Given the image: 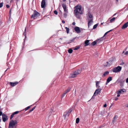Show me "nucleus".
<instances>
[{"instance_id":"1","label":"nucleus","mask_w":128,"mask_h":128,"mask_svg":"<svg viewBox=\"0 0 128 128\" xmlns=\"http://www.w3.org/2000/svg\"><path fill=\"white\" fill-rule=\"evenodd\" d=\"M83 10L82 8V6L80 5H78L74 7V14L78 18H80L79 14H82L83 13Z\"/></svg>"},{"instance_id":"2","label":"nucleus","mask_w":128,"mask_h":128,"mask_svg":"<svg viewBox=\"0 0 128 128\" xmlns=\"http://www.w3.org/2000/svg\"><path fill=\"white\" fill-rule=\"evenodd\" d=\"M87 15L88 22V24L89 27L93 22L94 16L92 13L90 12H88Z\"/></svg>"},{"instance_id":"3","label":"nucleus","mask_w":128,"mask_h":128,"mask_svg":"<svg viewBox=\"0 0 128 128\" xmlns=\"http://www.w3.org/2000/svg\"><path fill=\"white\" fill-rule=\"evenodd\" d=\"M17 124L18 122L16 120H12L10 122L9 127L10 128H16Z\"/></svg>"},{"instance_id":"4","label":"nucleus","mask_w":128,"mask_h":128,"mask_svg":"<svg viewBox=\"0 0 128 128\" xmlns=\"http://www.w3.org/2000/svg\"><path fill=\"white\" fill-rule=\"evenodd\" d=\"M122 67L119 66L114 68L112 69V71L114 72H120L122 69Z\"/></svg>"},{"instance_id":"5","label":"nucleus","mask_w":128,"mask_h":128,"mask_svg":"<svg viewBox=\"0 0 128 128\" xmlns=\"http://www.w3.org/2000/svg\"><path fill=\"white\" fill-rule=\"evenodd\" d=\"M81 72V70H78L75 71L74 72L72 75L71 76L72 78H74L76 77V76L79 74Z\"/></svg>"},{"instance_id":"6","label":"nucleus","mask_w":128,"mask_h":128,"mask_svg":"<svg viewBox=\"0 0 128 128\" xmlns=\"http://www.w3.org/2000/svg\"><path fill=\"white\" fill-rule=\"evenodd\" d=\"M126 92L125 89H120L117 90L116 92V94H123Z\"/></svg>"},{"instance_id":"7","label":"nucleus","mask_w":128,"mask_h":128,"mask_svg":"<svg viewBox=\"0 0 128 128\" xmlns=\"http://www.w3.org/2000/svg\"><path fill=\"white\" fill-rule=\"evenodd\" d=\"M2 118L3 121L4 122H5L8 119L7 116L4 114H2Z\"/></svg>"},{"instance_id":"8","label":"nucleus","mask_w":128,"mask_h":128,"mask_svg":"<svg viewBox=\"0 0 128 128\" xmlns=\"http://www.w3.org/2000/svg\"><path fill=\"white\" fill-rule=\"evenodd\" d=\"M39 13L37 12H34V15H32V18H33L34 19H35L36 18L38 17L39 16Z\"/></svg>"},{"instance_id":"9","label":"nucleus","mask_w":128,"mask_h":128,"mask_svg":"<svg viewBox=\"0 0 128 128\" xmlns=\"http://www.w3.org/2000/svg\"><path fill=\"white\" fill-rule=\"evenodd\" d=\"M101 90V89L100 88H98L95 90L94 94V96H96L99 93Z\"/></svg>"},{"instance_id":"10","label":"nucleus","mask_w":128,"mask_h":128,"mask_svg":"<svg viewBox=\"0 0 128 128\" xmlns=\"http://www.w3.org/2000/svg\"><path fill=\"white\" fill-rule=\"evenodd\" d=\"M18 83V82H10V85L14 87Z\"/></svg>"},{"instance_id":"11","label":"nucleus","mask_w":128,"mask_h":128,"mask_svg":"<svg viewBox=\"0 0 128 128\" xmlns=\"http://www.w3.org/2000/svg\"><path fill=\"white\" fill-rule=\"evenodd\" d=\"M128 26V22H127L124 24L122 26V29H124L127 28Z\"/></svg>"},{"instance_id":"12","label":"nucleus","mask_w":128,"mask_h":128,"mask_svg":"<svg viewBox=\"0 0 128 128\" xmlns=\"http://www.w3.org/2000/svg\"><path fill=\"white\" fill-rule=\"evenodd\" d=\"M46 5L45 0H42L41 2V7L42 8L44 7Z\"/></svg>"},{"instance_id":"13","label":"nucleus","mask_w":128,"mask_h":128,"mask_svg":"<svg viewBox=\"0 0 128 128\" xmlns=\"http://www.w3.org/2000/svg\"><path fill=\"white\" fill-rule=\"evenodd\" d=\"M19 112V111H16L13 113L10 116V120L12 119L14 117V115L18 113Z\"/></svg>"},{"instance_id":"14","label":"nucleus","mask_w":128,"mask_h":128,"mask_svg":"<svg viewBox=\"0 0 128 128\" xmlns=\"http://www.w3.org/2000/svg\"><path fill=\"white\" fill-rule=\"evenodd\" d=\"M112 80V78L111 76L109 77L107 79L106 84H107L110 82Z\"/></svg>"},{"instance_id":"15","label":"nucleus","mask_w":128,"mask_h":128,"mask_svg":"<svg viewBox=\"0 0 128 128\" xmlns=\"http://www.w3.org/2000/svg\"><path fill=\"white\" fill-rule=\"evenodd\" d=\"M74 30L77 33H78L80 32V28L78 27H75Z\"/></svg>"},{"instance_id":"16","label":"nucleus","mask_w":128,"mask_h":128,"mask_svg":"<svg viewBox=\"0 0 128 128\" xmlns=\"http://www.w3.org/2000/svg\"><path fill=\"white\" fill-rule=\"evenodd\" d=\"M62 6L64 8V12H67V11L66 10V6L65 4H62Z\"/></svg>"},{"instance_id":"17","label":"nucleus","mask_w":128,"mask_h":128,"mask_svg":"<svg viewBox=\"0 0 128 128\" xmlns=\"http://www.w3.org/2000/svg\"><path fill=\"white\" fill-rule=\"evenodd\" d=\"M117 118V116L116 115L114 116V117L113 118L112 120V122L113 123H114L116 122V120Z\"/></svg>"},{"instance_id":"18","label":"nucleus","mask_w":128,"mask_h":128,"mask_svg":"<svg viewBox=\"0 0 128 128\" xmlns=\"http://www.w3.org/2000/svg\"><path fill=\"white\" fill-rule=\"evenodd\" d=\"M70 89L71 88H70L69 87L65 91L64 93V95L66 94L67 93L69 92L70 91Z\"/></svg>"},{"instance_id":"19","label":"nucleus","mask_w":128,"mask_h":128,"mask_svg":"<svg viewBox=\"0 0 128 128\" xmlns=\"http://www.w3.org/2000/svg\"><path fill=\"white\" fill-rule=\"evenodd\" d=\"M89 40H86L84 42L85 46H88L89 44Z\"/></svg>"},{"instance_id":"20","label":"nucleus","mask_w":128,"mask_h":128,"mask_svg":"<svg viewBox=\"0 0 128 128\" xmlns=\"http://www.w3.org/2000/svg\"><path fill=\"white\" fill-rule=\"evenodd\" d=\"M109 72H108L106 71L104 73V74H103V77H104V76H106L108 75L109 74Z\"/></svg>"},{"instance_id":"21","label":"nucleus","mask_w":128,"mask_h":128,"mask_svg":"<svg viewBox=\"0 0 128 128\" xmlns=\"http://www.w3.org/2000/svg\"><path fill=\"white\" fill-rule=\"evenodd\" d=\"M68 112H66L65 113L63 116L64 118H66L68 116Z\"/></svg>"},{"instance_id":"22","label":"nucleus","mask_w":128,"mask_h":128,"mask_svg":"<svg viewBox=\"0 0 128 128\" xmlns=\"http://www.w3.org/2000/svg\"><path fill=\"white\" fill-rule=\"evenodd\" d=\"M26 30V28H25V30L23 34L25 36V38L24 39V42H25V40L26 38V33H25Z\"/></svg>"},{"instance_id":"23","label":"nucleus","mask_w":128,"mask_h":128,"mask_svg":"<svg viewBox=\"0 0 128 128\" xmlns=\"http://www.w3.org/2000/svg\"><path fill=\"white\" fill-rule=\"evenodd\" d=\"M100 83V82L97 81L96 82V85L97 87H98V88H99L100 87V86H99L98 84Z\"/></svg>"},{"instance_id":"24","label":"nucleus","mask_w":128,"mask_h":128,"mask_svg":"<svg viewBox=\"0 0 128 128\" xmlns=\"http://www.w3.org/2000/svg\"><path fill=\"white\" fill-rule=\"evenodd\" d=\"M116 19V18H113L112 19H111L110 20V22L111 23H112L113 22H114L115 20Z\"/></svg>"},{"instance_id":"25","label":"nucleus","mask_w":128,"mask_h":128,"mask_svg":"<svg viewBox=\"0 0 128 128\" xmlns=\"http://www.w3.org/2000/svg\"><path fill=\"white\" fill-rule=\"evenodd\" d=\"M103 40V38H101L97 40L96 41L97 42L98 41H100V42L102 41Z\"/></svg>"},{"instance_id":"26","label":"nucleus","mask_w":128,"mask_h":128,"mask_svg":"<svg viewBox=\"0 0 128 128\" xmlns=\"http://www.w3.org/2000/svg\"><path fill=\"white\" fill-rule=\"evenodd\" d=\"M98 23L96 24H95L94 25L93 27V29H95L98 26Z\"/></svg>"},{"instance_id":"27","label":"nucleus","mask_w":128,"mask_h":128,"mask_svg":"<svg viewBox=\"0 0 128 128\" xmlns=\"http://www.w3.org/2000/svg\"><path fill=\"white\" fill-rule=\"evenodd\" d=\"M32 106V105H30V106H28L25 109V111H26L28 110L29 108H30Z\"/></svg>"},{"instance_id":"28","label":"nucleus","mask_w":128,"mask_h":128,"mask_svg":"<svg viewBox=\"0 0 128 128\" xmlns=\"http://www.w3.org/2000/svg\"><path fill=\"white\" fill-rule=\"evenodd\" d=\"M65 28L66 29V32H67V33L68 34L69 33V28L67 27H66Z\"/></svg>"},{"instance_id":"29","label":"nucleus","mask_w":128,"mask_h":128,"mask_svg":"<svg viewBox=\"0 0 128 128\" xmlns=\"http://www.w3.org/2000/svg\"><path fill=\"white\" fill-rule=\"evenodd\" d=\"M80 120V119L79 118H77L76 120V123L78 124L79 123Z\"/></svg>"},{"instance_id":"30","label":"nucleus","mask_w":128,"mask_h":128,"mask_svg":"<svg viewBox=\"0 0 128 128\" xmlns=\"http://www.w3.org/2000/svg\"><path fill=\"white\" fill-rule=\"evenodd\" d=\"M73 50L72 49H70L68 50V52L70 53H71L72 52Z\"/></svg>"},{"instance_id":"31","label":"nucleus","mask_w":128,"mask_h":128,"mask_svg":"<svg viewBox=\"0 0 128 128\" xmlns=\"http://www.w3.org/2000/svg\"><path fill=\"white\" fill-rule=\"evenodd\" d=\"M112 30H110L109 31H108L107 32H106L104 34V36H103V38L104 36H105L106 35V34L108 33L109 32H110Z\"/></svg>"},{"instance_id":"32","label":"nucleus","mask_w":128,"mask_h":128,"mask_svg":"<svg viewBox=\"0 0 128 128\" xmlns=\"http://www.w3.org/2000/svg\"><path fill=\"white\" fill-rule=\"evenodd\" d=\"M96 42H97L96 41H94V42H93L92 43V44L94 46V45L96 44Z\"/></svg>"},{"instance_id":"33","label":"nucleus","mask_w":128,"mask_h":128,"mask_svg":"<svg viewBox=\"0 0 128 128\" xmlns=\"http://www.w3.org/2000/svg\"><path fill=\"white\" fill-rule=\"evenodd\" d=\"M3 2H1L0 3V8H2L3 6Z\"/></svg>"},{"instance_id":"34","label":"nucleus","mask_w":128,"mask_h":128,"mask_svg":"<svg viewBox=\"0 0 128 128\" xmlns=\"http://www.w3.org/2000/svg\"><path fill=\"white\" fill-rule=\"evenodd\" d=\"M80 48V46H76L74 49V50H78Z\"/></svg>"},{"instance_id":"35","label":"nucleus","mask_w":128,"mask_h":128,"mask_svg":"<svg viewBox=\"0 0 128 128\" xmlns=\"http://www.w3.org/2000/svg\"><path fill=\"white\" fill-rule=\"evenodd\" d=\"M106 63L107 64H106L104 65L105 66H108L110 65V64H109L108 62H107Z\"/></svg>"},{"instance_id":"36","label":"nucleus","mask_w":128,"mask_h":128,"mask_svg":"<svg viewBox=\"0 0 128 128\" xmlns=\"http://www.w3.org/2000/svg\"><path fill=\"white\" fill-rule=\"evenodd\" d=\"M54 13L56 14H57L58 13L57 12L56 10L54 11Z\"/></svg>"},{"instance_id":"37","label":"nucleus","mask_w":128,"mask_h":128,"mask_svg":"<svg viewBox=\"0 0 128 128\" xmlns=\"http://www.w3.org/2000/svg\"><path fill=\"white\" fill-rule=\"evenodd\" d=\"M103 106L104 107L106 108L107 106V104H105Z\"/></svg>"},{"instance_id":"38","label":"nucleus","mask_w":128,"mask_h":128,"mask_svg":"<svg viewBox=\"0 0 128 128\" xmlns=\"http://www.w3.org/2000/svg\"><path fill=\"white\" fill-rule=\"evenodd\" d=\"M128 54V51H126L125 53V55H127Z\"/></svg>"},{"instance_id":"39","label":"nucleus","mask_w":128,"mask_h":128,"mask_svg":"<svg viewBox=\"0 0 128 128\" xmlns=\"http://www.w3.org/2000/svg\"><path fill=\"white\" fill-rule=\"evenodd\" d=\"M31 54V51H30L28 52V54Z\"/></svg>"},{"instance_id":"40","label":"nucleus","mask_w":128,"mask_h":128,"mask_svg":"<svg viewBox=\"0 0 128 128\" xmlns=\"http://www.w3.org/2000/svg\"><path fill=\"white\" fill-rule=\"evenodd\" d=\"M6 7L7 8H10V6L9 5L7 4L6 5Z\"/></svg>"},{"instance_id":"41","label":"nucleus","mask_w":128,"mask_h":128,"mask_svg":"<svg viewBox=\"0 0 128 128\" xmlns=\"http://www.w3.org/2000/svg\"><path fill=\"white\" fill-rule=\"evenodd\" d=\"M2 112L1 111L0 112V116H1L2 115Z\"/></svg>"},{"instance_id":"42","label":"nucleus","mask_w":128,"mask_h":128,"mask_svg":"<svg viewBox=\"0 0 128 128\" xmlns=\"http://www.w3.org/2000/svg\"><path fill=\"white\" fill-rule=\"evenodd\" d=\"M124 64V62H122L120 64V65H122Z\"/></svg>"},{"instance_id":"43","label":"nucleus","mask_w":128,"mask_h":128,"mask_svg":"<svg viewBox=\"0 0 128 128\" xmlns=\"http://www.w3.org/2000/svg\"><path fill=\"white\" fill-rule=\"evenodd\" d=\"M117 94V97H119L120 96V94Z\"/></svg>"},{"instance_id":"44","label":"nucleus","mask_w":128,"mask_h":128,"mask_svg":"<svg viewBox=\"0 0 128 128\" xmlns=\"http://www.w3.org/2000/svg\"><path fill=\"white\" fill-rule=\"evenodd\" d=\"M126 83L128 82V78H126Z\"/></svg>"},{"instance_id":"45","label":"nucleus","mask_w":128,"mask_h":128,"mask_svg":"<svg viewBox=\"0 0 128 128\" xmlns=\"http://www.w3.org/2000/svg\"><path fill=\"white\" fill-rule=\"evenodd\" d=\"M36 106H35L33 108H32V110L35 108Z\"/></svg>"},{"instance_id":"46","label":"nucleus","mask_w":128,"mask_h":128,"mask_svg":"<svg viewBox=\"0 0 128 128\" xmlns=\"http://www.w3.org/2000/svg\"><path fill=\"white\" fill-rule=\"evenodd\" d=\"M72 110V109H70L69 110V111H70V112H71Z\"/></svg>"},{"instance_id":"47","label":"nucleus","mask_w":128,"mask_h":128,"mask_svg":"<svg viewBox=\"0 0 128 128\" xmlns=\"http://www.w3.org/2000/svg\"><path fill=\"white\" fill-rule=\"evenodd\" d=\"M76 24V23L75 22H73L72 24L73 25H74Z\"/></svg>"},{"instance_id":"48","label":"nucleus","mask_w":128,"mask_h":128,"mask_svg":"<svg viewBox=\"0 0 128 128\" xmlns=\"http://www.w3.org/2000/svg\"><path fill=\"white\" fill-rule=\"evenodd\" d=\"M115 100L116 101V100H118V98H115Z\"/></svg>"},{"instance_id":"49","label":"nucleus","mask_w":128,"mask_h":128,"mask_svg":"<svg viewBox=\"0 0 128 128\" xmlns=\"http://www.w3.org/2000/svg\"><path fill=\"white\" fill-rule=\"evenodd\" d=\"M32 111V109H31L29 111V112H30Z\"/></svg>"},{"instance_id":"50","label":"nucleus","mask_w":128,"mask_h":128,"mask_svg":"<svg viewBox=\"0 0 128 128\" xmlns=\"http://www.w3.org/2000/svg\"><path fill=\"white\" fill-rule=\"evenodd\" d=\"M64 16H67V14H64Z\"/></svg>"},{"instance_id":"51","label":"nucleus","mask_w":128,"mask_h":128,"mask_svg":"<svg viewBox=\"0 0 128 128\" xmlns=\"http://www.w3.org/2000/svg\"><path fill=\"white\" fill-rule=\"evenodd\" d=\"M117 13H116L115 14H114V15H113V16H115L116 14H117Z\"/></svg>"},{"instance_id":"52","label":"nucleus","mask_w":128,"mask_h":128,"mask_svg":"<svg viewBox=\"0 0 128 128\" xmlns=\"http://www.w3.org/2000/svg\"><path fill=\"white\" fill-rule=\"evenodd\" d=\"M62 22L63 24H64L65 23V22L64 21V20H62Z\"/></svg>"},{"instance_id":"53","label":"nucleus","mask_w":128,"mask_h":128,"mask_svg":"<svg viewBox=\"0 0 128 128\" xmlns=\"http://www.w3.org/2000/svg\"><path fill=\"white\" fill-rule=\"evenodd\" d=\"M126 106L128 108V103L126 104Z\"/></svg>"},{"instance_id":"54","label":"nucleus","mask_w":128,"mask_h":128,"mask_svg":"<svg viewBox=\"0 0 128 128\" xmlns=\"http://www.w3.org/2000/svg\"><path fill=\"white\" fill-rule=\"evenodd\" d=\"M116 0V2H118V0Z\"/></svg>"},{"instance_id":"55","label":"nucleus","mask_w":128,"mask_h":128,"mask_svg":"<svg viewBox=\"0 0 128 128\" xmlns=\"http://www.w3.org/2000/svg\"><path fill=\"white\" fill-rule=\"evenodd\" d=\"M29 26L30 27H31L32 26H31V25H29Z\"/></svg>"},{"instance_id":"56","label":"nucleus","mask_w":128,"mask_h":128,"mask_svg":"<svg viewBox=\"0 0 128 128\" xmlns=\"http://www.w3.org/2000/svg\"><path fill=\"white\" fill-rule=\"evenodd\" d=\"M16 1H18L19 0H15Z\"/></svg>"},{"instance_id":"57","label":"nucleus","mask_w":128,"mask_h":128,"mask_svg":"<svg viewBox=\"0 0 128 128\" xmlns=\"http://www.w3.org/2000/svg\"><path fill=\"white\" fill-rule=\"evenodd\" d=\"M103 24V23H101V24L102 25V24Z\"/></svg>"},{"instance_id":"58","label":"nucleus","mask_w":128,"mask_h":128,"mask_svg":"<svg viewBox=\"0 0 128 128\" xmlns=\"http://www.w3.org/2000/svg\"><path fill=\"white\" fill-rule=\"evenodd\" d=\"M31 18H32V15L31 16Z\"/></svg>"},{"instance_id":"59","label":"nucleus","mask_w":128,"mask_h":128,"mask_svg":"<svg viewBox=\"0 0 128 128\" xmlns=\"http://www.w3.org/2000/svg\"><path fill=\"white\" fill-rule=\"evenodd\" d=\"M64 1H65L66 0H63Z\"/></svg>"},{"instance_id":"60","label":"nucleus","mask_w":128,"mask_h":128,"mask_svg":"<svg viewBox=\"0 0 128 128\" xmlns=\"http://www.w3.org/2000/svg\"><path fill=\"white\" fill-rule=\"evenodd\" d=\"M8 69V68L7 69V70H6L5 71V72Z\"/></svg>"},{"instance_id":"61","label":"nucleus","mask_w":128,"mask_h":128,"mask_svg":"<svg viewBox=\"0 0 128 128\" xmlns=\"http://www.w3.org/2000/svg\"><path fill=\"white\" fill-rule=\"evenodd\" d=\"M119 80V79H118L117 80V81H118V80Z\"/></svg>"},{"instance_id":"62","label":"nucleus","mask_w":128,"mask_h":128,"mask_svg":"<svg viewBox=\"0 0 128 128\" xmlns=\"http://www.w3.org/2000/svg\"><path fill=\"white\" fill-rule=\"evenodd\" d=\"M12 1V0H11V1Z\"/></svg>"},{"instance_id":"63","label":"nucleus","mask_w":128,"mask_h":128,"mask_svg":"<svg viewBox=\"0 0 128 128\" xmlns=\"http://www.w3.org/2000/svg\"><path fill=\"white\" fill-rule=\"evenodd\" d=\"M110 18H109V19H108V20H109Z\"/></svg>"},{"instance_id":"64","label":"nucleus","mask_w":128,"mask_h":128,"mask_svg":"<svg viewBox=\"0 0 128 128\" xmlns=\"http://www.w3.org/2000/svg\"><path fill=\"white\" fill-rule=\"evenodd\" d=\"M1 128V127L0 126V128Z\"/></svg>"}]
</instances>
